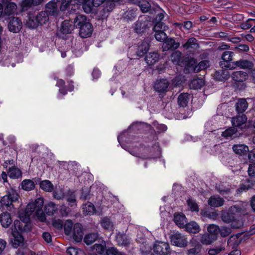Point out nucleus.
I'll use <instances>...</instances> for the list:
<instances>
[{
    "mask_svg": "<svg viewBox=\"0 0 255 255\" xmlns=\"http://www.w3.org/2000/svg\"><path fill=\"white\" fill-rule=\"evenodd\" d=\"M148 20L146 16H140L138 20L135 23L134 30L137 33H141L147 28Z\"/></svg>",
    "mask_w": 255,
    "mask_h": 255,
    "instance_id": "7",
    "label": "nucleus"
},
{
    "mask_svg": "<svg viewBox=\"0 0 255 255\" xmlns=\"http://www.w3.org/2000/svg\"><path fill=\"white\" fill-rule=\"evenodd\" d=\"M136 240L137 243L143 245V247H140V249L142 252H144L145 253H147L148 252H150L151 250V246L150 245L146 243V240L145 235H144L141 232H139L137 234Z\"/></svg>",
    "mask_w": 255,
    "mask_h": 255,
    "instance_id": "9",
    "label": "nucleus"
},
{
    "mask_svg": "<svg viewBox=\"0 0 255 255\" xmlns=\"http://www.w3.org/2000/svg\"><path fill=\"white\" fill-rule=\"evenodd\" d=\"M159 55L157 52L149 53L145 57V60L149 65H152L158 61Z\"/></svg>",
    "mask_w": 255,
    "mask_h": 255,
    "instance_id": "31",
    "label": "nucleus"
},
{
    "mask_svg": "<svg viewBox=\"0 0 255 255\" xmlns=\"http://www.w3.org/2000/svg\"><path fill=\"white\" fill-rule=\"evenodd\" d=\"M224 199L218 196H212L208 201V204L212 207H218L223 205Z\"/></svg>",
    "mask_w": 255,
    "mask_h": 255,
    "instance_id": "25",
    "label": "nucleus"
},
{
    "mask_svg": "<svg viewBox=\"0 0 255 255\" xmlns=\"http://www.w3.org/2000/svg\"><path fill=\"white\" fill-rule=\"evenodd\" d=\"M10 0H2V3L4 4V14L5 16H9L14 13L17 8V5Z\"/></svg>",
    "mask_w": 255,
    "mask_h": 255,
    "instance_id": "11",
    "label": "nucleus"
},
{
    "mask_svg": "<svg viewBox=\"0 0 255 255\" xmlns=\"http://www.w3.org/2000/svg\"><path fill=\"white\" fill-rule=\"evenodd\" d=\"M48 14L45 11L39 12L36 16L39 25L45 24L49 20Z\"/></svg>",
    "mask_w": 255,
    "mask_h": 255,
    "instance_id": "44",
    "label": "nucleus"
},
{
    "mask_svg": "<svg viewBox=\"0 0 255 255\" xmlns=\"http://www.w3.org/2000/svg\"><path fill=\"white\" fill-rule=\"evenodd\" d=\"M75 27V20L73 24V22L65 20L62 23L60 30L63 34H66L71 33Z\"/></svg>",
    "mask_w": 255,
    "mask_h": 255,
    "instance_id": "13",
    "label": "nucleus"
},
{
    "mask_svg": "<svg viewBox=\"0 0 255 255\" xmlns=\"http://www.w3.org/2000/svg\"><path fill=\"white\" fill-rule=\"evenodd\" d=\"M169 86V82L166 79L157 81L154 85V89L159 93L165 91Z\"/></svg>",
    "mask_w": 255,
    "mask_h": 255,
    "instance_id": "24",
    "label": "nucleus"
},
{
    "mask_svg": "<svg viewBox=\"0 0 255 255\" xmlns=\"http://www.w3.org/2000/svg\"><path fill=\"white\" fill-rule=\"evenodd\" d=\"M204 85V81L202 78H197L192 80L189 86L191 89H200Z\"/></svg>",
    "mask_w": 255,
    "mask_h": 255,
    "instance_id": "47",
    "label": "nucleus"
},
{
    "mask_svg": "<svg viewBox=\"0 0 255 255\" xmlns=\"http://www.w3.org/2000/svg\"><path fill=\"white\" fill-rule=\"evenodd\" d=\"M154 36L156 39L160 42L164 41L167 38V35L164 31L155 32Z\"/></svg>",
    "mask_w": 255,
    "mask_h": 255,
    "instance_id": "62",
    "label": "nucleus"
},
{
    "mask_svg": "<svg viewBox=\"0 0 255 255\" xmlns=\"http://www.w3.org/2000/svg\"><path fill=\"white\" fill-rule=\"evenodd\" d=\"M191 96L189 94L182 93L178 98V104L180 107H186L190 101Z\"/></svg>",
    "mask_w": 255,
    "mask_h": 255,
    "instance_id": "32",
    "label": "nucleus"
},
{
    "mask_svg": "<svg viewBox=\"0 0 255 255\" xmlns=\"http://www.w3.org/2000/svg\"><path fill=\"white\" fill-rule=\"evenodd\" d=\"M248 107L247 101L245 99H241L236 104V110L238 113H243L247 109Z\"/></svg>",
    "mask_w": 255,
    "mask_h": 255,
    "instance_id": "38",
    "label": "nucleus"
},
{
    "mask_svg": "<svg viewBox=\"0 0 255 255\" xmlns=\"http://www.w3.org/2000/svg\"><path fill=\"white\" fill-rule=\"evenodd\" d=\"M220 228L219 227L214 224L209 225L207 228L208 232L209 234L214 235L216 237L217 235L219 233Z\"/></svg>",
    "mask_w": 255,
    "mask_h": 255,
    "instance_id": "58",
    "label": "nucleus"
},
{
    "mask_svg": "<svg viewBox=\"0 0 255 255\" xmlns=\"http://www.w3.org/2000/svg\"><path fill=\"white\" fill-rule=\"evenodd\" d=\"M11 234L13 239L11 240V243L13 248H17L23 243L24 239L20 232L13 230V228L11 229Z\"/></svg>",
    "mask_w": 255,
    "mask_h": 255,
    "instance_id": "14",
    "label": "nucleus"
},
{
    "mask_svg": "<svg viewBox=\"0 0 255 255\" xmlns=\"http://www.w3.org/2000/svg\"><path fill=\"white\" fill-rule=\"evenodd\" d=\"M37 211V208L35 207L34 204L32 202L29 203L27 206L25 210V214L23 215V213H19L20 219L22 221L23 223H27L29 221L30 216L34 211L36 212Z\"/></svg>",
    "mask_w": 255,
    "mask_h": 255,
    "instance_id": "8",
    "label": "nucleus"
},
{
    "mask_svg": "<svg viewBox=\"0 0 255 255\" xmlns=\"http://www.w3.org/2000/svg\"><path fill=\"white\" fill-rule=\"evenodd\" d=\"M217 237L209 234H205L202 235L201 242L206 245H209L215 241Z\"/></svg>",
    "mask_w": 255,
    "mask_h": 255,
    "instance_id": "45",
    "label": "nucleus"
},
{
    "mask_svg": "<svg viewBox=\"0 0 255 255\" xmlns=\"http://www.w3.org/2000/svg\"><path fill=\"white\" fill-rule=\"evenodd\" d=\"M255 184V182L249 181L245 184H244L237 190V193L246 191L247 190L252 188Z\"/></svg>",
    "mask_w": 255,
    "mask_h": 255,
    "instance_id": "50",
    "label": "nucleus"
},
{
    "mask_svg": "<svg viewBox=\"0 0 255 255\" xmlns=\"http://www.w3.org/2000/svg\"><path fill=\"white\" fill-rule=\"evenodd\" d=\"M153 249L154 252L157 255H168L170 253L169 245L165 242H156Z\"/></svg>",
    "mask_w": 255,
    "mask_h": 255,
    "instance_id": "4",
    "label": "nucleus"
},
{
    "mask_svg": "<svg viewBox=\"0 0 255 255\" xmlns=\"http://www.w3.org/2000/svg\"><path fill=\"white\" fill-rule=\"evenodd\" d=\"M170 239L171 244L178 247H184L187 246L188 243L186 236L179 233H176L172 235Z\"/></svg>",
    "mask_w": 255,
    "mask_h": 255,
    "instance_id": "5",
    "label": "nucleus"
},
{
    "mask_svg": "<svg viewBox=\"0 0 255 255\" xmlns=\"http://www.w3.org/2000/svg\"><path fill=\"white\" fill-rule=\"evenodd\" d=\"M22 28V22L18 17H13L8 24L9 30L13 32H18Z\"/></svg>",
    "mask_w": 255,
    "mask_h": 255,
    "instance_id": "12",
    "label": "nucleus"
},
{
    "mask_svg": "<svg viewBox=\"0 0 255 255\" xmlns=\"http://www.w3.org/2000/svg\"><path fill=\"white\" fill-rule=\"evenodd\" d=\"M56 86L59 88V94H58V96H57L58 98L62 99V97L61 96V95H62V96H64L67 94V91L65 90V88L64 81L62 79L57 80Z\"/></svg>",
    "mask_w": 255,
    "mask_h": 255,
    "instance_id": "42",
    "label": "nucleus"
},
{
    "mask_svg": "<svg viewBox=\"0 0 255 255\" xmlns=\"http://www.w3.org/2000/svg\"><path fill=\"white\" fill-rule=\"evenodd\" d=\"M170 59L174 64L179 66L184 65V57L182 56V53L179 50L175 51L171 54Z\"/></svg>",
    "mask_w": 255,
    "mask_h": 255,
    "instance_id": "16",
    "label": "nucleus"
},
{
    "mask_svg": "<svg viewBox=\"0 0 255 255\" xmlns=\"http://www.w3.org/2000/svg\"><path fill=\"white\" fill-rule=\"evenodd\" d=\"M130 128L133 130H142L145 128H150V126L146 123L136 122L131 125Z\"/></svg>",
    "mask_w": 255,
    "mask_h": 255,
    "instance_id": "43",
    "label": "nucleus"
},
{
    "mask_svg": "<svg viewBox=\"0 0 255 255\" xmlns=\"http://www.w3.org/2000/svg\"><path fill=\"white\" fill-rule=\"evenodd\" d=\"M233 52L231 51H225L222 55V61L220 62V65L222 68L233 69L234 66L233 63H230L232 60V57Z\"/></svg>",
    "mask_w": 255,
    "mask_h": 255,
    "instance_id": "6",
    "label": "nucleus"
},
{
    "mask_svg": "<svg viewBox=\"0 0 255 255\" xmlns=\"http://www.w3.org/2000/svg\"><path fill=\"white\" fill-rule=\"evenodd\" d=\"M12 228L13 229V230L17 231L20 233L24 230L23 224L18 220L14 221L13 226L12 227L11 229Z\"/></svg>",
    "mask_w": 255,
    "mask_h": 255,
    "instance_id": "61",
    "label": "nucleus"
},
{
    "mask_svg": "<svg viewBox=\"0 0 255 255\" xmlns=\"http://www.w3.org/2000/svg\"><path fill=\"white\" fill-rule=\"evenodd\" d=\"M222 136L226 139L232 138L237 136V129L235 127H231L222 132Z\"/></svg>",
    "mask_w": 255,
    "mask_h": 255,
    "instance_id": "35",
    "label": "nucleus"
},
{
    "mask_svg": "<svg viewBox=\"0 0 255 255\" xmlns=\"http://www.w3.org/2000/svg\"><path fill=\"white\" fill-rule=\"evenodd\" d=\"M248 77V74L244 71H236L232 73V79L237 82H243Z\"/></svg>",
    "mask_w": 255,
    "mask_h": 255,
    "instance_id": "33",
    "label": "nucleus"
},
{
    "mask_svg": "<svg viewBox=\"0 0 255 255\" xmlns=\"http://www.w3.org/2000/svg\"><path fill=\"white\" fill-rule=\"evenodd\" d=\"M168 27L162 21H158L153 27V30L155 32L159 31H164L167 29Z\"/></svg>",
    "mask_w": 255,
    "mask_h": 255,
    "instance_id": "56",
    "label": "nucleus"
},
{
    "mask_svg": "<svg viewBox=\"0 0 255 255\" xmlns=\"http://www.w3.org/2000/svg\"><path fill=\"white\" fill-rule=\"evenodd\" d=\"M22 189L27 191H31L35 187V184L33 181L30 179H25L21 182Z\"/></svg>",
    "mask_w": 255,
    "mask_h": 255,
    "instance_id": "48",
    "label": "nucleus"
},
{
    "mask_svg": "<svg viewBox=\"0 0 255 255\" xmlns=\"http://www.w3.org/2000/svg\"><path fill=\"white\" fill-rule=\"evenodd\" d=\"M7 174L10 178L18 179L21 177L22 173L21 170L15 166L9 167L7 172Z\"/></svg>",
    "mask_w": 255,
    "mask_h": 255,
    "instance_id": "34",
    "label": "nucleus"
},
{
    "mask_svg": "<svg viewBox=\"0 0 255 255\" xmlns=\"http://www.w3.org/2000/svg\"><path fill=\"white\" fill-rule=\"evenodd\" d=\"M187 203L192 211L198 212L199 211L198 206L195 200L189 198L187 201Z\"/></svg>",
    "mask_w": 255,
    "mask_h": 255,
    "instance_id": "59",
    "label": "nucleus"
},
{
    "mask_svg": "<svg viewBox=\"0 0 255 255\" xmlns=\"http://www.w3.org/2000/svg\"><path fill=\"white\" fill-rule=\"evenodd\" d=\"M26 25L29 28H34L39 24L36 16H31L29 14L28 16V20L26 22Z\"/></svg>",
    "mask_w": 255,
    "mask_h": 255,
    "instance_id": "51",
    "label": "nucleus"
},
{
    "mask_svg": "<svg viewBox=\"0 0 255 255\" xmlns=\"http://www.w3.org/2000/svg\"><path fill=\"white\" fill-rule=\"evenodd\" d=\"M201 251V246L198 243H196L193 248L187 251L188 255H199Z\"/></svg>",
    "mask_w": 255,
    "mask_h": 255,
    "instance_id": "55",
    "label": "nucleus"
},
{
    "mask_svg": "<svg viewBox=\"0 0 255 255\" xmlns=\"http://www.w3.org/2000/svg\"><path fill=\"white\" fill-rule=\"evenodd\" d=\"M222 221L226 223H230L235 220L234 214L229 212H223L221 214Z\"/></svg>",
    "mask_w": 255,
    "mask_h": 255,
    "instance_id": "49",
    "label": "nucleus"
},
{
    "mask_svg": "<svg viewBox=\"0 0 255 255\" xmlns=\"http://www.w3.org/2000/svg\"><path fill=\"white\" fill-rule=\"evenodd\" d=\"M44 210L47 215L51 216L55 213L57 210V207L54 202H50L45 205Z\"/></svg>",
    "mask_w": 255,
    "mask_h": 255,
    "instance_id": "40",
    "label": "nucleus"
},
{
    "mask_svg": "<svg viewBox=\"0 0 255 255\" xmlns=\"http://www.w3.org/2000/svg\"><path fill=\"white\" fill-rule=\"evenodd\" d=\"M40 187L43 190L47 192H51L54 189V186L51 181L48 180L42 181L40 183Z\"/></svg>",
    "mask_w": 255,
    "mask_h": 255,
    "instance_id": "41",
    "label": "nucleus"
},
{
    "mask_svg": "<svg viewBox=\"0 0 255 255\" xmlns=\"http://www.w3.org/2000/svg\"><path fill=\"white\" fill-rule=\"evenodd\" d=\"M158 137L155 131H152L149 135L144 137V141L138 145H135L137 149L129 151L133 156L139 157L143 159H154L160 157L161 149Z\"/></svg>",
    "mask_w": 255,
    "mask_h": 255,
    "instance_id": "1",
    "label": "nucleus"
},
{
    "mask_svg": "<svg viewBox=\"0 0 255 255\" xmlns=\"http://www.w3.org/2000/svg\"><path fill=\"white\" fill-rule=\"evenodd\" d=\"M0 222L4 228H8L11 224L12 220L10 214L3 212L0 215Z\"/></svg>",
    "mask_w": 255,
    "mask_h": 255,
    "instance_id": "30",
    "label": "nucleus"
},
{
    "mask_svg": "<svg viewBox=\"0 0 255 255\" xmlns=\"http://www.w3.org/2000/svg\"><path fill=\"white\" fill-rule=\"evenodd\" d=\"M115 4L113 1L110 0H106L103 5L102 16L104 17H107L109 13L114 8Z\"/></svg>",
    "mask_w": 255,
    "mask_h": 255,
    "instance_id": "20",
    "label": "nucleus"
},
{
    "mask_svg": "<svg viewBox=\"0 0 255 255\" xmlns=\"http://www.w3.org/2000/svg\"><path fill=\"white\" fill-rule=\"evenodd\" d=\"M101 224L102 227L105 229L108 230H113V224L108 218H104L101 222Z\"/></svg>",
    "mask_w": 255,
    "mask_h": 255,
    "instance_id": "52",
    "label": "nucleus"
},
{
    "mask_svg": "<svg viewBox=\"0 0 255 255\" xmlns=\"http://www.w3.org/2000/svg\"><path fill=\"white\" fill-rule=\"evenodd\" d=\"M234 68L239 67L241 68L251 69L254 66L253 63L248 60H240L233 62Z\"/></svg>",
    "mask_w": 255,
    "mask_h": 255,
    "instance_id": "29",
    "label": "nucleus"
},
{
    "mask_svg": "<svg viewBox=\"0 0 255 255\" xmlns=\"http://www.w3.org/2000/svg\"><path fill=\"white\" fill-rule=\"evenodd\" d=\"M71 1L72 0H57L60 10L65 11L68 7Z\"/></svg>",
    "mask_w": 255,
    "mask_h": 255,
    "instance_id": "60",
    "label": "nucleus"
},
{
    "mask_svg": "<svg viewBox=\"0 0 255 255\" xmlns=\"http://www.w3.org/2000/svg\"><path fill=\"white\" fill-rule=\"evenodd\" d=\"M209 66V61L208 60H203L199 63L198 65L194 68V70L196 71L197 69V71L202 70L206 69Z\"/></svg>",
    "mask_w": 255,
    "mask_h": 255,
    "instance_id": "63",
    "label": "nucleus"
},
{
    "mask_svg": "<svg viewBox=\"0 0 255 255\" xmlns=\"http://www.w3.org/2000/svg\"><path fill=\"white\" fill-rule=\"evenodd\" d=\"M232 149L235 153L240 155L246 154L249 150L248 146L244 144H235Z\"/></svg>",
    "mask_w": 255,
    "mask_h": 255,
    "instance_id": "28",
    "label": "nucleus"
},
{
    "mask_svg": "<svg viewBox=\"0 0 255 255\" xmlns=\"http://www.w3.org/2000/svg\"><path fill=\"white\" fill-rule=\"evenodd\" d=\"M247 120L246 116L243 114L241 116H237L232 118L231 122L234 127L242 128V126L246 124Z\"/></svg>",
    "mask_w": 255,
    "mask_h": 255,
    "instance_id": "17",
    "label": "nucleus"
},
{
    "mask_svg": "<svg viewBox=\"0 0 255 255\" xmlns=\"http://www.w3.org/2000/svg\"><path fill=\"white\" fill-rule=\"evenodd\" d=\"M75 25L80 29L79 34L81 37L86 38L91 35L93 31L92 25L87 21L85 15H77L75 18Z\"/></svg>",
    "mask_w": 255,
    "mask_h": 255,
    "instance_id": "2",
    "label": "nucleus"
},
{
    "mask_svg": "<svg viewBox=\"0 0 255 255\" xmlns=\"http://www.w3.org/2000/svg\"><path fill=\"white\" fill-rule=\"evenodd\" d=\"M78 1L82 3V8L84 11L87 13H89L92 10V6L90 4V0H78Z\"/></svg>",
    "mask_w": 255,
    "mask_h": 255,
    "instance_id": "54",
    "label": "nucleus"
},
{
    "mask_svg": "<svg viewBox=\"0 0 255 255\" xmlns=\"http://www.w3.org/2000/svg\"><path fill=\"white\" fill-rule=\"evenodd\" d=\"M182 47L188 50H195L199 48V45L197 40L194 37L189 38L187 42L182 45Z\"/></svg>",
    "mask_w": 255,
    "mask_h": 255,
    "instance_id": "22",
    "label": "nucleus"
},
{
    "mask_svg": "<svg viewBox=\"0 0 255 255\" xmlns=\"http://www.w3.org/2000/svg\"><path fill=\"white\" fill-rule=\"evenodd\" d=\"M58 6L59 3H57V0H52L46 4L45 11L49 15H54L57 13Z\"/></svg>",
    "mask_w": 255,
    "mask_h": 255,
    "instance_id": "15",
    "label": "nucleus"
},
{
    "mask_svg": "<svg viewBox=\"0 0 255 255\" xmlns=\"http://www.w3.org/2000/svg\"><path fill=\"white\" fill-rule=\"evenodd\" d=\"M239 234L233 235L231 237H230V238L228 241V245L229 247H232V249H236L240 243V241L239 239Z\"/></svg>",
    "mask_w": 255,
    "mask_h": 255,
    "instance_id": "46",
    "label": "nucleus"
},
{
    "mask_svg": "<svg viewBox=\"0 0 255 255\" xmlns=\"http://www.w3.org/2000/svg\"><path fill=\"white\" fill-rule=\"evenodd\" d=\"M8 186H6V195L3 196L4 203L7 204V208L10 210L13 208V203L18 201L19 195L18 194L15 187L11 186L9 183Z\"/></svg>",
    "mask_w": 255,
    "mask_h": 255,
    "instance_id": "3",
    "label": "nucleus"
},
{
    "mask_svg": "<svg viewBox=\"0 0 255 255\" xmlns=\"http://www.w3.org/2000/svg\"><path fill=\"white\" fill-rule=\"evenodd\" d=\"M116 239L118 245L122 246H127L130 242V239L128 236L121 233L117 234Z\"/></svg>",
    "mask_w": 255,
    "mask_h": 255,
    "instance_id": "21",
    "label": "nucleus"
},
{
    "mask_svg": "<svg viewBox=\"0 0 255 255\" xmlns=\"http://www.w3.org/2000/svg\"><path fill=\"white\" fill-rule=\"evenodd\" d=\"M99 238V236L98 233H90L85 235L84 238V242L86 245H90L98 240Z\"/></svg>",
    "mask_w": 255,
    "mask_h": 255,
    "instance_id": "37",
    "label": "nucleus"
},
{
    "mask_svg": "<svg viewBox=\"0 0 255 255\" xmlns=\"http://www.w3.org/2000/svg\"><path fill=\"white\" fill-rule=\"evenodd\" d=\"M66 200L68 202L70 206H76V200L74 193L69 191L66 196Z\"/></svg>",
    "mask_w": 255,
    "mask_h": 255,
    "instance_id": "57",
    "label": "nucleus"
},
{
    "mask_svg": "<svg viewBox=\"0 0 255 255\" xmlns=\"http://www.w3.org/2000/svg\"><path fill=\"white\" fill-rule=\"evenodd\" d=\"M149 44L146 41H142L138 44L137 46L136 54L139 57H142L149 50Z\"/></svg>",
    "mask_w": 255,
    "mask_h": 255,
    "instance_id": "19",
    "label": "nucleus"
},
{
    "mask_svg": "<svg viewBox=\"0 0 255 255\" xmlns=\"http://www.w3.org/2000/svg\"><path fill=\"white\" fill-rule=\"evenodd\" d=\"M82 212L84 215H92L96 212L95 207L93 203L87 202L82 205Z\"/></svg>",
    "mask_w": 255,
    "mask_h": 255,
    "instance_id": "23",
    "label": "nucleus"
},
{
    "mask_svg": "<svg viewBox=\"0 0 255 255\" xmlns=\"http://www.w3.org/2000/svg\"><path fill=\"white\" fill-rule=\"evenodd\" d=\"M106 242L104 240H102L99 244H95L92 247L93 252L98 254L102 255L105 251Z\"/></svg>",
    "mask_w": 255,
    "mask_h": 255,
    "instance_id": "39",
    "label": "nucleus"
},
{
    "mask_svg": "<svg viewBox=\"0 0 255 255\" xmlns=\"http://www.w3.org/2000/svg\"><path fill=\"white\" fill-rule=\"evenodd\" d=\"M139 6L142 12H147L150 8V4L147 1H142L139 2Z\"/></svg>",
    "mask_w": 255,
    "mask_h": 255,
    "instance_id": "64",
    "label": "nucleus"
},
{
    "mask_svg": "<svg viewBox=\"0 0 255 255\" xmlns=\"http://www.w3.org/2000/svg\"><path fill=\"white\" fill-rule=\"evenodd\" d=\"M84 233L82 229V226L80 223H76L74 225L73 232V238L77 242L82 241L83 238Z\"/></svg>",
    "mask_w": 255,
    "mask_h": 255,
    "instance_id": "10",
    "label": "nucleus"
},
{
    "mask_svg": "<svg viewBox=\"0 0 255 255\" xmlns=\"http://www.w3.org/2000/svg\"><path fill=\"white\" fill-rule=\"evenodd\" d=\"M63 227H64L65 234L66 235H70L74 227L73 222L71 220H67Z\"/></svg>",
    "mask_w": 255,
    "mask_h": 255,
    "instance_id": "53",
    "label": "nucleus"
},
{
    "mask_svg": "<svg viewBox=\"0 0 255 255\" xmlns=\"http://www.w3.org/2000/svg\"><path fill=\"white\" fill-rule=\"evenodd\" d=\"M187 232L193 234H196L200 232V226L194 221L186 223L185 226Z\"/></svg>",
    "mask_w": 255,
    "mask_h": 255,
    "instance_id": "36",
    "label": "nucleus"
},
{
    "mask_svg": "<svg viewBox=\"0 0 255 255\" xmlns=\"http://www.w3.org/2000/svg\"><path fill=\"white\" fill-rule=\"evenodd\" d=\"M174 222L180 228H184L187 223L186 218L182 213L175 214L174 216Z\"/></svg>",
    "mask_w": 255,
    "mask_h": 255,
    "instance_id": "27",
    "label": "nucleus"
},
{
    "mask_svg": "<svg viewBox=\"0 0 255 255\" xmlns=\"http://www.w3.org/2000/svg\"><path fill=\"white\" fill-rule=\"evenodd\" d=\"M165 40L163 44L164 50L169 49L175 50L180 46V43L176 42L174 38H167Z\"/></svg>",
    "mask_w": 255,
    "mask_h": 255,
    "instance_id": "26",
    "label": "nucleus"
},
{
    "mask_svg": "<svg viewBox=\"0 0 255 255\" xmlns=\"http://www.w3.org/2000/svg\"><path fill=\"white\" fill-rule=\"evenodd\" d=\"M42 0H22L21 2V7L23 11L27 10L31 6L40 5Z\"/></svg>",
    "mask_w": 255,
    "mask_h": 255,
    "instance_id": "18",
    "label": "nucleus"
}]
</instances>
